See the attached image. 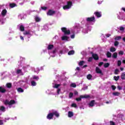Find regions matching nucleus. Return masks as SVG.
Masks as SVG:
<instances>
[{"label": "nucleus", "mask_w": 125, "mask_h": 125, "mask_svg": "<svg viewBox=\"0 0 125 125\" xmlns=\"http://www.w3.org/2000/svg\"><path fill=\"white\" fill-rule=\"evenodd\" d=\"M114 79L115 80V81H119V79H120V76H118L117 77V76H114Z\"/></svg>", "instance_id": "obj_47"}, {"label": "nucleus", "mask_w": 125, "mask_h": 125, "mask_svg": "<svg viewBox=\"0 0 125 125\" xmlns=\"http://www.w3.org/2000/svg\"><path fill=\"white\" fill-rule=\"evenodd\" d=\"M65 53V52L63 50H60L59 52V54L60 55V56L61 55H62V54H64Z\"/></svg>", "instance_id": "obj_40"}, {"label": "nucleus", "mask_w": 125, "mask_h": 125, "mask_svg": "<svg viewBox=\"0 0 125 125\" xmlns=\"http://www.w3.org/2000/svg\"><path fill=\"white\" fill-rule=\"evenodd\" d=\"M63 51L65 53H66V52H68V51H69V49H68V48L65 47L63 49Z\"/></svg>", "instance_id": "obj_50"}, {"label": "nucleus", "mask_w": 125, "mask_h": 125, "mask_svg": "<svg viewBox=\"0 0 125 125\" xmlns=\"http://www.w3.org/2000/svg\"><path fill=\"white\" fill-rule=\"evenodd\" d=\"M17 73L19 75H24V73L22 72V70L21 69H18V70H17Z\"/></svg>", "instance_id": "obj_29"}, {"label": "nucleus", "mask_w": 125, "mask_h": 125, "mask_svg": "<svg viewBox=\"0 0 125 125\" xmlns=\"http://www.w3.org/2000/svg\"><path fill=\"white\" fill-rule=\"evenodd\" d=\"M3 125V121L2 120H0V125Z\"/></svg>", "instance_id": "obj_61"}, {"label": "nucleus", "mask_w": 125, "mask_h": 125, "mask_svg": "<svg viewBox=\"0 0 125 125\" xmlns=\"http://www.w3.org/2000/svg\"><path fill=\"white\" fill-rule=\"evenodd\" d=\"M94 14L96 16H102V13L101 12H95Z\"/></svg>", "instance_id": "obj_22"}, {"label": "nucleus", "mask_w": 125, "mask_h": 125, "mask_svg": "<svg viewBox=\"0 0 125 125\" xmlns=\"http://www.w3.org/2000/svg\"><path fill=\"white\" fill-rule=\"evenodd\" d=\"M87 22H95V18L94 17L87 18L86 19Z\"/></svg>", "instance_id": "obj_10"}, {"label": "nucleus", "mask_w": 125, "mask_h": 125, "mask_svg": "<svg viewBox=\"0 0 125 125\" xmlns=\"http://www.w3.org/2000/svg\"><path fill=\"white\" fill-rule=\"evenodd\" d=\"M73 3H74V0H73L67 1L66 4L63 6V9L64 10H69L73 6Z\"/></svg>", "instance_id": "obj_3"}, {"label": "nucleus", "mask_w": 125, "mask_h": 125, "mask_svg": "<svg viewBox=\"0 0 125 125\" xmlns=\"http://www.w3.org/2000/svg\"><path fill=\"white\" fill-rule=\"evenodd\" d=\"M0 110L2 111V112H5V107L4 106H0Z\"/></svg>", "instance_id": "obj_37"}, {"label": "nucleus", "mask_w": 125, "mask_h": 125, "mask_svg": "<svg viewBox=\"0 0 125 125\" xmlns=\"http://www.w3.org/2000/svg\"><path fill=\"white\" fill-rule=\"evenodd\" d=\"M92 76L91 74H89L87 76V79L88 80H91Z\"/></svg>", "instance_id": "obj_43"}, {"label": "nucleus", "mask_w": 125, "mask_h": 125, "mask_svg": "<svg viewBox=\"0 0 125 125\" xmlns=\"http://www.w3.org/2000/svg\"><path fill=\"white\" fill-rule=\"evenodd\" d=\"M119 29L120 31H122L123 32V31H125V28L123 26H120Z\"/></svg>", "instance_id": "obj_48"}, {"label": "nucleus", "mask_w": 125, "mask_h": 125, "mask_svg": "<svg viewBox=\"0 0 125 125\" xmlns=\"http://www.w3.org/2000/svg\"><path fill=\"white\" fill-rule=\"evenodd\" d=\"M71 39H75V33H73V35L70 36Z\"/></svg>", "instance_id": "obj_59"}, {"label": "nucleus", "mask_w": 125, "mask_h": 125, "mask_svg": "<svg viewBox=\"0 0 125 125\" xmlns=\"http://www.w3.org/2000/svg\"><path fill=\"white\" fill-rule=\"evenodd\" d=\"M61 86V84H53V87L54 88H57V92L58 94H60V92L61 91V89L59 87Z\"/></svg>", "instance_id": "obj_6"}, {"label": "nucleus", "mask_w": 125, "mask_h": 125, "mask_svg": "<svg viewBox=\"0 0 125 125\" xmlns=\"http://www.w3.org/2000/svg\"><path fill=\"white\" fill-rule=\"evenodd\" d=\"M90 31H91V27L86 25L85 27L83 29L82 33L83 34H87Z\"/></svg>", "instance_id": "obj_7"}, {"label": "nucleus", "mask_w": 125, "mask_h": 125, "mask_svg": "<svg viewBox=\"0 0 125 125\" xmlns=\"http://www.w3.org/2000/svg\"><path fill=\"white\" fill-rule=\"evenodd\" d=\"M54 47V46L52 44L48 45L47 47L48 50H51Z\"/></svg>", "instance_id": "obj_27"}, {"label": "nucleus", "mask_w": 125, "mask_h": 125, "mask_svg": "<svg viewBox=\"0 0 125 125\" xmlns=\"http://www.w3.org/2000/svg\"><path fill=\"white\" fill-rule=\"evenodd\" d=\"M6 86L8 88H11V86H12V85L11 84V83H7L6 84Z\"/></svg>", "instance_id": "obj_39"}, {"label": "nucleus", "mask_w": 125, "mask_h": 125, "mask_svg": "<svg viewBox=\"0 0 125 125\" xmlns=\"http://www.w3.org/2000/svg\"><path fill=\"white\" fill-rule=\"evenodd\" d=\"M85 89H87V86L82 88V90H85Z\"/></svg>", "instance_id": "obj_63"}, {"label": "nucleus", "mask_w": 125, "mask_h": 125, "mask_svg": "<svg viewBox=\"0 0 125 125\" xmlns=\"http://www.w3.org/2000/svg\"><path fill=\"white\" fill-rule=\"evenodd\" d=\"M114 40H115V41H120V40H122V36H116Z\"/></svg>", "instance_id": "obj_32"}, {"label": "nucleus", "mask_w": 125, "mask_h": 125, "mask_svg": "<svg viewBox=\"0 0 125 125\" xmlns=\"http://www.w3.org/2000/svg\"><path fill=\"white\" fill-rule=\"evenodd\" d=\"M71 106L72 107H74V108H77V104H71Z\"/></svg>", "instance_id": "obj_55"}, {"label": "nucleus", "mask_w": 125, "mask_h": 125, "mask_svg": "<svg viewBox=\"0 0 125 125\" xmlns=\"http://www.w3.org/2000/svg\"><path fill=\"white\" fill-rule=\"evenodd\" d=\"M31 80L32 81H39L40 80V77L38 76L33 75L32 77L30 78Z\"/></svg>", "instance_id": "obj_11"}, {"label": "nucleus", "mask_w": 125, "mask_h": 125, "mask_svg": "<svg viewBox=\"0 0 125 125\" xmlns=\"http://www.w3.org/2000/svg\"><path fill=\"white\" fill-rule=\"evenodd\" d=\"M1 13L3 16H5V15H6V13H7V11H6V9H3Z\"/></svg>", "instance_id": "obj_24"}, {"label": "nucleus", "mask_w": 125, "mask_h": 125, "mask_svg": "<svg viewBox=\"0 0 125 125\" xmlns=\"http://www.w3.org/2000/svg\"><path fill=\"white\" fill-rule=\"evenodd\" d=\"M70 86H71V87H76L77 86V84L75 83H72L70 84Z\"/></svg>", "instance_id": "obj_45"}, {"label": "nucleus", "mask_w": 125, "mask_h": 125, "mask_svg": "<svg viewBox=\"0 0 125 125\" xmlns=\"http://www.w3.org/2000/svg\"><path fill=\"white\" fill-rule=\"evenodd\" d=\"M92 57H93V58L90 57L88 58V62H91V61H92V60L93 59V58L95 60H98V59H99L98 55H97V54H93Z\"/></svg>", "instance_id": "obj_8"}, {"label": "nucleus", "mask_w": 125, "mask_h": 125, "mask_svg": "<svg viewBox=\"0 0 125 125\" xmlns=\"http://www.w3.org/2000/svg\"><path fill=\"white\" fill-rule=\"evenodd\" d=\"M52 114L53 115V116H55V117H56L57 118L59 117V113H58V112H57V111L55 110H52Z\"/></svg>", "instance_id": "obj_13"}, {"label": "nucleus", "mask_w": 125, "mask_h": 125, "mask_svg": "<svg viewBox=\"0 0 125 125\" xmlns=\"http://www.w3.org/2000/svg\"><path fill=\"white\" fill-rule=\"evenodd\" d=\"M34 19L36 22H41L42 21V18H40V16H35Z\"/></svg>", "instance_id": "obj_17"}, {"label": "nucleus", "mask_w": 125, "mask_h": 125, "mask_svg": "<svg viewBox=\"0 0 125 125\" xmlns=\"http://www.w3.org/2000/svg\"><path fill=\"white\" fill-rule=\"evenodd\" d=\"M53 118V114L52 113H49L47 116L48 120H51Z\"/></svg>", "instance_id": "obj_15"}, {"label": "nucleus", "mask_w": 125, "mask_h": 125, "mask_svg": "<svg viewBox=\"0 0 125 125\" xmlns=\"http://www.w3.org/2000/svg\"><path fill=\"white\" fill-rule=\"evenodd\" d=\"M43 30H45V31H48V26L47 25H45L43 26Z\"/></svg>", "instance_id": "obj_38"}, {"label": "nucleus", "mask_w": 125, "mask_h": 125, "mask_svg": "<svg viewBox=\"0 0 125 125\" xmlns=\"http://www.w3.org/2000/svg\"><path fill=\"white\" fill-rule=\"evenodd\" d=\"M117 88H118V89H119V90H121L122 87H121L120 86H118Z\"/></svg>", "instance_id": "obj_62"}, {"label": "nucleus", "mask_w": 125, "mask_h": 125, "mask_svg": "<svg viewBox=\"0 0 125 125\" xmlns=\"http://www.w3.org/2000/svg\"><path fill=\"white\" fill-rule=\"evenodd\" d=\"M81 29H82V26L80 24H77L71 29V32L72 34H79L80 31H81Z\"/></svg>", "instance_id": "obj_2"}, {"label": "nucleus", "mask_w": 125, "mask_h": 125, "mask_svg": "<svg viewBox=\"0 0 125 125\" xmlns=\"http://www.w3.org/2000/svg\"><path fill=\"white\" fill-rule=\"evenodd\" d=\"M118 19L120 20L125 21V16H118Z\"/></svg>", "instance_id": "obj_30"}, {"label": "nucleus", "mask_w": 125, "mask_h": 125, "mask_svg": "<svg viewBox=\"0 0 125 125\" xmlns=\"http://www.w3.org/2000/svg\"><path fill=\"white\" fill-rule=\"evenodd\" d=\"M18 28L20 30V31H21L22 32L24 31L25 30V27L24 26L22 25V24H20L18 25Z\"/></svg>", "instance_id": "obj_12"}, {"label": "nucleus", "mask_w": 125, "mask_h": 125, "mask_svg": "<svg viewBox=\"0 0 125 125\" xmlns=\"http://www.w3.org/2000/svg\"><path fill=\"white\" fill-rule=\"evenodd\" d=\"M26 83H27V81L24 82L23 80L20 81V84L21 86H25V84H26Z\"/></svg>", "instance_id": "obj_21"}, {"label": "nucleus", "mask_w": 125, "mask_h": 125, "mask_svg": "<svg viewBox=\"0 0 125 125\" xmlns=\"http://www.w3.org/2000/svg\"><path fill=\"white\" fill-rule=\"evenodd\" d=\"M110 125H116V124L113 121H110Z\"/></svg>", "instance_id": "obj_57"}, {"label": "nucleus", "mask_w": 125, "mask_h": 125, "mask_svg": "<svg viewBox=\"0 0 125 125\" xmlns=\"http://www.w3.org/2000/svg\"><path fill=\"white\" fill-rule=\"evenodd\" d=\"M9 6L11 8H13L14 7H16L17 6V4L15 3H10Z\"/></svg>", "instance_id": "obj_20"}, {"label": "nucleus", "mask_w": 125, "mask_h": 125, "mask_svg": "<svg viewBox=\"0 0 125 125\" xmlns=\"http://www.w3.org/2000/svg\"><path fill=\"white\" fill-rule=\"evenodd\" d=\"M104 68H108L109 66H110V64L109 63H105L104 65Z\"/></svg>", "instance_id": "obj_42"}, {"label": "nucleus", "mask_w": 125, "mask_h": 125, "mask_svg": "<svg viewBox=\"0 0 125 125\" xmlns=\"http://www.w3.org/2000/svg\"><path fill=\"white\" fill-rule=\"evenodd\" d=\"M111 88H112L113 90H115V89L116 88V87L114 85H111Z\"/></svg>", "instance_id": "obj_58"}, {"label": "nucleus", "mask_w": 125, "mask_h": 125, "mask_svg": "<svg viewBox=\"0 0 125 125\" xmlns=\"http://www.w3.org/2000/svg\"><path fill=\"white\" fill-rule=\"evenodd\" d=\"M112 94L114 96H119V95H121V93L119 92H113Z\"/></svg>", "instance_id": "obj_28"}, {"label": "nucleus", "mask_w": 125, "mask_h": 125, "mask_svg": "<svg viewBox=\"0 0 125 125\" xmlns=\"http://www.w3.org/2000/svg\"><path fill=\"white\" fill-rule=\"evenodd\" d=\"M95 104V101L92 100L89 103V107H93Z\"/></svg>", "instance_id": "obj_19"}, {"label": "nucleus", "mask_w": 125, "mask_h": 125, "mask_svg": "<svg viewBox=\"0 0 125 125\" xmlns=\"http://www.w3.org/2000/svg\"><path fill=\"white\" fill-rule=\"evenodd\" d=\"M121 79L122 80H125V72L122 73Z\"/></svg>", "instance_id": "obj_36"}, {"label": "nucleus", "mask_w": 125, "mask_h": 125, "mask_svg": "<svg viewBox=\"0 0 125 125\" xmlns=\"http://www.w3.org/2000/svg\"><path fill=\"white\" fill-rule=\"evenodd\" d=\"M34 34H35V31H32L31 30L25 31L23 32V35L24 36H27L28 38L32 37Z\"/></svg>", "instance_id": "obj_5"}, {"label": "nucleus", "mask_w": 125, "mask_h": 125, "mask_svg": "<svg viewBox=\"0 0 125 125\" xmlns=\"http://www.w3.org/2000/svg\"><path fill=\"white\" fill-rule=\"evenodd\" d=\"M117 64L118 66H121V65L122 64V62H121V61H118L117 62Z\"/></svg>", "instance_id": "obj_56"}, {"label": "nucleus", "mask_w": 125, "mask_h": 125, "mask_svg": "<svg viewBox=\"0 0 125 125\" xmlns=\"http://www.w3.org/2000/svg\"><path fill=\"white\" fill-rule=\"evenodd\" d=\"M61 30L64 33V35L61 38L62 40L65 42H69L70 41V37L68 36L71 34V31L66 27H62Z\"/></svg>", "instance_id": "obj_1"}, {"label": "nucleus", "mask_w": 125, "mask_h": 125, "mask_svg": "<svg viewBox=\"0 0 125 125\" xmlns=\"http://www.w3.org/2000/svg\"><path fill=\"white\" fill-rule=\"evenodd\" d=\"M82 98H89V96L87 95H81L80 96V97L76 98V100L77 101H81L82 100Z\"/></svg>", "instance_id": "obj_9"}, {"label": "nucleus", "mask_w": 125, "mask_h": 125, "mask_svg": "<svg viewBox=\"0 0 125 125\" xmlns=\"http://www.w3.org/2000/svg\"><path fill=\"white\" fill-rule=\"evenodd\" d=\"M16 103H17V102H16L13 100L11 101H8L7 100L4 102V104H5V105H8L9 108H11L12 105H14V104H16Z\"/></svg>", "instance_id": "obj_4"}, {"label": "nucleus", "mask_w": 125, "mask_h": 125, "mask_svg": "<svg viewBox=\"0 0 125 125\" xmlns=\"http://www.w3.org/2000/svg\"><path fill=\"white\" fill-rule=\"evenodd\" d=\"M6 91V90L5 88L2 87H0V92H1L2 93H4Z\"/></svg>", "instance_id": "obj_25"}, {"label": "nucleus", "mask_w": 125, "mask_h": 125, "mask_svg": "<svg viewBox=\"0 0 125 125\" xmlns=\"http://www.w3.org/2000/svg\"><path fill=\"white\" fill-rule=\"evenodd\" d=\"M55 53H56V49H54L52 53L49 52V55L50 56H52V57H55Z\"/></svg>", "instance_id": "obj_16"}, {"label": "nucleus", "mask_w": 125, "mask_h": 125, "mask_svg": "<svg viewBox=\"0 0 125 125\" xmlns=\"http://www.w3.org/2000/svg\"><path fill=\"white\" fill-rule=\"evenodd\" d=\"M119 69H115L114 74H115V75H118V74H119Z\"/></svg>", "instance_id": "obj_53"}, {"label": "nucleus", "mask_w": 125, "mask_h": 125, "mask_svg": "<svg viewBox=\"0 0 125 125\" xmlns=\"http://www.w3.org/2000/svg\"><path fill=\"white\" fill-rule=\"evenodd\" d=\"M41 9H42V10H46L47 9V7L45 6L41 7Z\"/></svg>", "instance_id": "obj_54"}, {"label": "nucleus", "mask_w": 125, "mask_h": 125, "mask_svg": "<svg viewBox=\"0 0 125 125\" xmlns=\"http://www.w3.org/2000/svg\"><path fill=\"white\" fill-rule=\"evenodd\" d=\"M96 72L97 74H100L101 75H102V70L99 68L98 67H96Z\"/></svg>", "instance_id": "obj_14"}, {"label": "nucleus", "mask_w": 125, "mask_h": 125, "mask_svg": "<svg viewBox=\"0 0 125 125\" xmlns=\"http://www.w3.org/2000/svg\"><path fill=\"white\" fill-rule=\"evenodd\" d=\"M73 95H74V94L73 93H70L69 95V98H72V97H73Z\"/></svg>", "instance_id": "obj_52"}, {"label": "nucleus", "mask_w": 125, "mask_h": 125, "mask_svg": "<svg viewBox=\"0 0 125 125\" xmlns=\"http://www.w3.org/2000/svg\"><path fill=\"white\" fill-rule=\"evenodd\" d=\"M17 91H18V92H19L20 93H21V92H24V90H23V89H22L21 88H18L17 89Z\"/></svg>", "instance_id": "obj_33"}, {"label": "nucleus", "mask_w": 125, "mask_h": 125, "mask_svg": "<svg viewBox=\"0 0 125 125\" xmlns=\"http://www.w3.org/2000/svg\"><path fill=\"white\" fill-rule=\"evenodd\" d=\"M68 116L69 118H72L74 116V113L72 111H68Z\"/></svg>", "instance_id": "obj_26"}, {"label": "nucleus", "mask_w": 125, "mask_h": 125, "mask_svg": "<svg viewBox=\"0 0 125 125\" xmlns=\"http://www.w3.org/2000/svg\"><path fill=\"white\" fill-rule=\"evenodd\" d=\"M124 52L123 51H120L119 52V55H124Z\"/></svg>", "instance_id": "obj_49"}, {"label": "nucleus", "mask_w": 125, "mask_h": 125, "mask_svg": "<svg viewBox=\"0 0 125 125\" xmlns=\"http://www.w3.org/2000/svg\"><path fill=\"white\" fill-rule=\"evenodd\" d=\"M55 13V11L52 10H49L47 14V15H50V16H51V15H53V14H54Z\"/></svg>", "instance_id": "obj_18"}, {"label": "nucleus", "mask_w": 125, "mask_h": 125, "mask_svg": "<svg viewBox=\"0 0 125 125\" xmlns=\"http://www.w3.org/2000/svg\"><path fill=\"white\" fill-rule=\"evenodd\" d=\"M34 72L35 73H39V72H40V68H36L34 69Z\"/></svg>", "instance_id": "obj_46"}, {"label": "nucleus", "mask_w": 125, "mask_h": 125, "mask_svg": "<svg viewBox=\"0 0 125 125\" xmlns=\"http://www.w3.org/2000/svg\"><path fill=\"white\" fill-rule=\"evenodd\" d=\"M30 81L32 86H36L37 85V83L35 82L34 80H30Z\"/></svg>", "instance_id": "obj_23"}, {"label": "nucleus", "mask_w": 125, "mask_h": 125, "mask_svg": "<svg viewBox=\"0 0 125 125\" xmlns=\"http://www.w3.org/2000/svg\"><path fill=\"white\" fill-rule=\"evenodd\" d=\"M117 57H118V53L117 52H115L112 55V58H114L115 59H116Z\"/></svg>", "instance_id": "obj_31"}, {"label": "nucleus", "mask_w": 125, "mask_h": 125, "mask_svg": "<svg viewBox=\"0 0 125 125\" xmlns=\"http://www.w3.org/2000/svg\"><path fill=\"white\" fill-rule=\"evenodd\" d=\"M84 64V61H82L79 63V66H83Z\"/></svg>", "instance_id": "obj_41"}, {"label": "nucleus", "mask_w": 125, "mask_h": 125, "mask_svg": "<svg viewBox=\"0 0 125 125\" xmlns=\"http://www.w3.org/2000/svg\"><path fill=\"white\" fill-rule=\"evenodd\" d=\"M73 54H75L74 50H71L68 53V55H73Z\"/></svg>", "instance_id": "obj_34"}, {"label": "nucleus", "mask_w": 125, "mask_h": 125, "mask_svg": "<svg viewBox=\"0 0 125 125\" xmlns=\"http://www.w3.org/2000/svg\"><path fill=\"white\" fill-rule=\"evenodd\" d=\"M114 45H115V46H118L119 45V42L116 41L114 42Z\"/></svg>", "instance_id": "obj_51"}, {"label": "nucleus", "mask_w": 125, "mask_h": 125, "mask_svg": "<svg viewBox=\"0 0 125 125\" xmlns=\"http://www.w3.org/2000/svg\"><path fill=\"white\" fill-rule=\"evenodd\" d=\"M103 1H98V4H101V3H102Z\"/></svg>", "instance_id": "obj_64"}, {"label": "nucleus", "mask_w": 125, "mask_h": 125, "mask_svg": "<svg viewBox=\"0 0 125 125\" xmlns=\"http://www.w3.org/2000/svg\"><path fill=\"white\" fill-rule=\"evenodd\" d=\"M107 56L108 58L111 57L112 56V54L110 52H108L107 53Z\"/></svg>", "instance_id": "obj_44"}, {"label": "nucleus", "mask_w": 125, "mask_h": 125, "mask_svg": "<svg viewBox=\"0 0 125 125\" xmlns=\"http://www.w3.org/2000/svg\"><path fill=\"white\" fill-rule=\"evenodd\" d=\"M110 52H115L116 51V48L114 47H111L110 49Z\"/></svg>", "instance_id": "obj_35"}, {"label": "nucleus", "mask_w": 125, "mask_h": 125, "mask_svg": "<svg viewBox=\"0 0 125 125\" xmlns=\"http://www.w3.org/2000/svg\"><path fill=\"white\" fill-rule=\"evenodd\" d=\"M103 64H104L103 62H100V63H99V66L100 67H101V66H102V65H103Z\"/></svg>", "instance_id": "obj_60"}]
</instances>
